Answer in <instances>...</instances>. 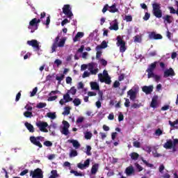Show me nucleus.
Listing matches in <instances>:
<instances>
[{"mask_svg":"<svg viewBox=\"0 0 178 178\" xmlns=\"http://www.w3.org/2000/svg\"><path fill=\"white\" fill-rule=\"evenodd\" d=\"M60 37L58 35L54 39V42L51 45V54H54V52H56V48H63V47H65V44L66 42V38H63L60 40Z\"/></svg>","mask_w":178,"mask_h":178,"instance_id":"1","label":"nucleus"},{"mask_svg":"<svg viewBox=\"0 0 178 178\" xmlns=\"http://www.w3.org/2000/svg\"><path fill=\"white\" fill-rule=\"evenodd\" d=\"M178 145V139L175 138L173 140L171 139L167 140L166 143L163 145V148L165 149H172L173 152H176L177 149L176 146Z\"/></svg>","mask_w":178,"mask_h":178,"instance_id":"2","label":"nucleus"},{"mask_svg":"<svg viewBox=\"0 0 178 178\" xmlns=\"http://www.w3.org/2000/svg\"><path fill=\"white\" fill-rule=\"evenodd\" d=\"M152 14L157 19H161L162 17V10L161 9V3L154 2L152 3Z\"/></svg>","mask_w":178,"mask_h":178,"instance_id":"3","label":"nucleus"},{"mask_svg":"<svg viewBox=\"0 0 178 178\" xmlns=\"http://www.w3.org/2000/svg\"><path fill=\"white\" fill-rule=\"evenodd\" d=\"M29 140L31 143V144H33V145H35L36 147H38L39 148H42V144H41V142L42 140H44V137L42 136H31L29 138Z\"/></svg>","mask_w":178,"mask_h":178,"instance_id":"4","label":"nucleus"},{"mask_svg":"<svg viewBox=\"0 0 178 178\" xmlns=\"http://www.w3.org/2000/svg\"><path fill=\"white\" fill-rule=\"evenodd\" d=\"M38 23H41V19L33 18L30 22L28 29L31 31V33H34L37 29H38Z\"/></svg>","mask_w":178,"mask_h":178,"instance_id":"5","label":"nucleus"},{"mask_svg":"<svg viewBox=\"0 0 178 178\" xmlns=\"http://www.w3.org/2000/svg\"><path fill=\"white\" fill-rule=\"evenodd\" d=\"M116 44L118 47H120V52H122V54H123V52H126V49H127L126 47V42L122 39L121 36L119 35L117 37Z\"/></svg>","mask_w":178,"mask_h":178,"instance_id":"6","label":"nucleus"},{"mask_svg":"<svg viewBox=\"0 0 178 178\" xmlns=\"http://www.w3.org/2000/svg\"><path fill=\"white\" fill-rule=\"evenodd\" d=\"M30 176L32 178H44V175L42 174V170L40 168H36L35 170L30 171Z\"/></svg>","mask_w":178,"mask_h":178,"instance_id":"7","label":"nucleus"},{"mask_svg":"<svg viewBox=\"0 0 178 178\" xmlns=\"http://www.w3.org/2000/svg\"><path fill=\"white\" fill-rule=\"evenodd\" d=\"M36 126L38 127L40 131H42V133H48V129H47V127H48V122L39 121L36 122Z\"/></svg>","mask_w":178,"mask_h":178,"instance_id":"8","label":"nucleus"},{"mask_svg":"<svg viewBox=\"0 0 178 178\" xmlns=\"http://www.w3.org/2000/svg\"><path fill=\"white\" fill-rule=\"evenodd\" d=\"M63 13L65 16H67L69 19H71L73 16V13H72V8H70V5L65 4L63 8Z\"/></svg>","mask_w":178,"mask_h":178,"instance_id":"9","label":"nucleus"},{"mask_svg":"<svg viewBox=\"0 0 178 178\" xmlns=\"http://www.w3.org/2000/svg\"><path fill=\"white\" fill-rule=\"evenodd\" d=\"M27 44L30 47L35 48V51H39L41 48V46H40V42H38L37 40H28Z\"/></svg>","mask_w":178,"mask_h":178,"instance_id":"10","label":"nucleus"},{"mask_svg":"<svg viewBox=\"0 0 178 178\" xmlns=\"http://www.w3.org/2000/svg\"><path fill=\"white\" fill-rule=\"evenodd\" d=\"M173 76H176V73L173 68L170 67L164 71L163 77L167 79V77H173Z\"/></svg>","mask_w":178,"mask_h":178,"instance_id":"11","label":"nucleus"},{"mask_svg":"<svg viewBox=\"0 0 178 178\" xmlns=\"http://www.w3.org/2000/svg\"><path fill=\"white\" fill-rule=\"evenodd\" d=\"M90 166V159H87L83 164L81 163H79L77 164V168H79V169H81V170H84V169H87V168H88Z\"/></svg>","mask_w":178,"mask_h":178,"instance_id":"12","label":"nucleus"},{"mask_svg":"<svg viewBox=\"0 0 178 178\" xmlns=\"http://www.w3.org/2000/svg\"><path fill=\"white\" fill-rule=\"evenodd\" d=\"M149 38L150 40H162V35L159 33H156L155 32H152L149 34Z\"/></svg>","mask_w":178,"mask_h":178,"instance_id":"13","label":"nucleus"},{"mask_svg":"<svg viewBox=\"0 0 178 178\" xmlns=\"http://www.w3.org/2000/svg\"><path fill=\"white\" fill-rule=\"evenodd\" d=\"M142 91H143V92H145L147 95H148V94H151V92H152V91H154V86H144L142 88Z\"/></svg>","mask_w":178,"mask_h":178,"instance_id":"14","label":"nucleus"},{"mask_svg":"<svg viewBox=\"0 0 178 178\" xmlns=\"http://www.w3.org/2000/svg\"><path fill=\"white\" fill-rule=\"evenodd\" d=\"M127 95L129 96L131 101H136V98H137V92L131 89L127 92Z\"/></svg>","mask_w":178,"mask_h":178,"instance_id":"15","label":"nucleus"},{"mask_svg":"<svg viewBox=\"0 0 178 178\" xmlns=\"http://www.w3.org/2000/svg\"><path fill=\"white\" fill-rule=\"evenodd\" d=\"M150 107L154 108V109H155V108H158V96H154L152 97Z\"/></svg>","mask_w":178,"mask_h":178,"instance_id":"16","label":"nucleus"},{"mask_svg":"<svg viewBox=\"0 0 178 178\" xmlns=\"http://www.w3.org/2000/svg\"><path fill=\"white\" fill-rule=\"evenodd\" d=\"M105 48H108V43L106 41L104 40L101 44H99L96 47V51H101L102 49H105Z\"/></svg>","mask_w":178,"mask_h":178,"instance_id":"17","label":"nucleus"},{"mask_svg":"<svg viewBox=\"0 0 178 178\" xmlns=\"http://www.w3.org/2000/svg\"><path fill=\"white\" fill-rule=\"evenodd\" d=\"M102 74H99V79L102 83H104V81L106 84H111V83H112V81H111V77L106 76L104 81V79H102Z\"/></svg>","mask_w":178,"mask_h":178,"instance_id":"18","label":"nucleus"},{"mask_svg":"<svg viewBox=\"0 0 178 178\" xmlns=\"http://www.w3.org/2000/svg\"><path fill=\"white\" fill-rule=\"evenodd\" d=\"M98 169H99V164L95 163L90 170L91 175H97V172H98Z\"/></svg>","mask_w":178,"mask_h":178,"instance_id":"19","label":"nucleus"},{"mask_svg":"<svg viewBox=\"0 0 178 178\" xmlns=\"http://www.w3.org/2000/svg\"><path fill=\"white\" fill-rule=\"evenodd\" d=\"M108 12H110V13H116V12H119V9L116 8V3H113L111 6H108Z\"/></svg>","mask_w":178,"mask_h":178,"instance_id":"20","label":"nucleus"},{"mask_svg":"<svg viewBox=\"0 0 178 178\" xmlns=\"http://www.w3.org/2000/svg\"><path fill=\"white\" fill-rule=\"evenodd\" d=\"M24 126L26 127L27 130H29V133H34V126L33 124L29 123V122H25Z\"/></svg>","mask_w":178,"mask_h":178,"instance_id":"21","label":"nucleus"},{"mask_svg":"<svg viewBox=\"0 0 178 178\" xmlns=\"http://www.w3.org/2000/svg\"><path fill=\"white\" fill-rule=\"evenodd\" d=\"M68 143L72 144L73 147L76 148V149L80 148V143L76 140H68Z\"/></svg>","mask_w":178,"mask_h":178,"instance_id":"22","label":"nucleus"},{"mask_svg":"<svg viewBox=\"0 0 178 178\" xmlns=\"http://www.w3.org/2000/svg\"><path fill=\"white\" fill-rule=\"evenodd\" d=\"M84 36V33L83 32H78L75 37L73 38L74 42H77L80 38Z\"/></svg>","mask_w":178,"mask_h":178,"instance_id":"23","label":"nucleus"},{"mask_svg":"<svg viewBox=\"0 0 178 178\" xmlns=\"http://www.w3.org/2000/svg\"><path fill=\"white\" fill-rule=\"evenodd\" d=\"M109 30H114L115 31L119 30V24H118L117 19H115L113 24L109 27Z\"/></svg>","mask_w":178,"mask_h":178,"instance_id":"24","label":"nucleus"},{"mask_svg":"<svg viewBox=\"0 0 178 178\" xmlns=\"http://www.w3.org/2000/svg\"><path fill=\"white\" fill-rule=\"evenodd\" d=\"M156 61H155L152 63L151 65H149L146 72H154V70L156 69Z\"/></svg>","mask_w":178,"mask_h":178,"instance_id":"25","label":"nucleus"},{"mask_svg":"<svg viewBox=\"0 0 178 178\" xmlns=\"http://www.w3.org/2000/svg\"><path fill=\"white\" fill-rule=\"evenodd\" d=\"M163 19H164V22H167L168 24H170V23L173 22V17L169 15H165L164 17H163Z\"/></svg>","mask_w":178,"mask_h":178,"instance_id":"26","label":"nucleus"},{"mask_svg":"<svg viewBox=\"0 0 178 178\" xmlns=\"http://www.w3.org/2000/svg\"><path fill=\"white\" fill-rule=\"evenodd\" d=\"M129 156L131 157V159H132V161H137V159L140 158V154H138V153L137 152H134L129 154Z\"/></svg>","mask_w":178,"mask_h":178,"instance_id":"27","label":"nucleus"},{"mask_svg":"<svg viewBox=\"0 0 178 178\" xmlns=\"http://www.w3.org/2000/svg\"><path fill=\"white\" fill-rule=\"evenodd\" d=\"M90 87L92 90H95L96 91H99V85H98L97 82H91Z\"/></svg>","mask_w":178,"mask_h":178,"instance_id":"28","label":"nucleus"},{"mask_svg":"<svg viewBox=\"0 0 178 178\" xmlns=\"http://www.w3.org/2000/svg\"><path fill=\"white\" fill-rule=\"evenodd\" d=\"M63 99L65 101V103L70 102V101H73V98L70 97V95L69 92H67L63 95Z\"/></svg>","mask_w":178,"mask_h":178,"instance_id":"29","label":"nucleus"},{"mask_svg":"<svg viewBox=\"0 0 178 178\" xmlns=\"http://www.w3.org/2000/svg\"><path fill=\"white\" fill-rule=\"evenodd\" d=\"M47 116L49 119H51V120H54L56 119V113L49 112L47 113Z\"/></svg>","mask_w":178,"mask_h":178,"instance_id":"30","label":"nucleus"},{"mask_svg":"<svg viewBox=\"0 0 178 178\" xmlns=\"http://www.w3.org/2000/svg\"><path fill=\"white\" fill-rule=\"evenodd\" d=\"M125 172L127 176H130V175H132L133 172H134V168H133V167H128L126 168Z\"/></svg>","mask_w":178,"mask_h":178,"instance_id":"31","label":"nucleus"},{"mask_svg":"<svg viewBox=\"0 0 178 178\" xmlns=\"http://www.w3.org/2000/svg\"><path fill=\"white\" fill-rule=\"evenodd\" d=\"M72 102L74 106H79V105H81V100L79 98L74 99Z\"/></svg>","mask_w":178,"mask_h":178,"instance_id":"32","label":"nucleus"},{"mask_svg":"<svg viewBox=\"0 0 178 178\" xmlns=\"http://www.w3.org/2000/svg\"><path fill=\"white\" fill-rule=\"evenodd\" d=\"M97 66V63H90L88 64V71L90 72V70H92L94 67Z\"/></svg>","mask_w":178,"mask_h":178,"instance_id":"33","label":"nucleus"},{"mask_svg":"<svg viewBox=\"0 0 178 178\" xmlns=\"http://www.w3.org/2000/svg\"><path fill=\"white\" fill-rule=\"evenodd\" d=\"M147 73V78L148 79H154L155 76V73H154V71H146Z\"/></svg>","mask_w":178,"mask_h":178,"instance_id":"34","label":"nucleus"},{"mask_svg":"<svg viewBox=\"0 0 178 178\" xmlns=\"http://www.w3.org/2000/svg\"><path fill=\"white\" fill-rule=\"evenodd\" d=\"M92 137V134L90 131H88L85 133V138L86 140H91V138Z\"/></svg>","mask_w":178,"mask_h":178,"instance_id":"35","label":"nucleus"},{"mask_svg":"<svg viewBox=\"0 0 178 178\" xmlns=\"http://www.w3.org/2000/svg\"><path fill=\"white\" fill-rule=\"evenodd\" d=\"M78 153L76 150L72 149L71 152H70V158H73L74 156H77Z\"/></svg>","mask_w":178,"mask_h":178,"instance_id":"36","label":"nucleus"},{"mask_svg":"<svg viewBox=\"0 0 178 178\" xmlns=\"http://www.w3.org/2000/svg\"><path fill=\"white\" fill-rule=\"evenodd\" d=\"M141 161L143 162V163H145V165H146V166H147L148 168H154V165L149 163L148 162H147V161L145 159H144V158H141Z\"/></svg>","mask_w":178,"mask_h":178,"instance_id":"37","label":"nucleus"},{"mask_svg":"<svg viewBox=\"0 0 178 178\" xmlns=\"http://www.w3.org/2000/svg\"><path fill=\"white\" fill-rule=\"evenodd\" d=\"M141 107V103L137 104V103H134L131 106V108L132 109H138V108Z\"/></svg>","mask_w":178,"mask_h":178,"instance_id":"38","label":"nucleus"},{"mask_svg":"<svg viewBox=\"0 0 178 178\" xmlns=\"http://www.w3.org/2000/svg\"><path fill=\"white\" fill-rule=\"evenodd\" d=\"M45 106H47V103L40 102L37 104L36 108L38 109H42V108H45Z\"/></svg>","mask_w":178,"mask_h":178,"instance_id":"39","label":"nucleus"},{"mask_svg":"<svg viewBox=\"0 0 178 178\" xmlns=\"http://www.w3.org/2000/svg\"><path fill=\"white\" fill-rule=\"evenodd\" d=\"M70 107L66 106L65 107V111L63 112V115H70Z\"/></svg>","mask_w":178,"mask_h":178,"instance_id":"40","label":"nucleus"},{"mask_svg":"<svg viewBox=\"0 0 178 178\" xmlns=\"http://www.w3.org/2000/svg\"><path fill=\"white\" fill-rule=\"evenodd\" d=\"M97 53H96V59H97V60H99V59H101V56H102V51H101V50H96Z\"/></svg>","mask_w":178,"mask_h":178,"instance_id":"41","label":"nucleus"},{"mask_svg":"<svg viewBox=\"0 0 178 178\" xmlns=\"http://www.w3.org/2000/svg\"><path fill=\"white\" fill-rule=\"evenodd\" d=\"M72 95H76V93L77 92V90L74 86L72 87L69 91Z\"/></svg>","mask_w":178,"mask_h":178,"instance_id":"42","label":"nucleus"},{"mask_svg":"<svg viewBox=\"0 0 178 178\" xmlns=\"http://www.w3.org/2000/svg\"><path fill=\"white\" fill-rule=\"evenodd\" d=\"M51 176L54 177H59V174H58V170H52L51 171Z\"/></svg>","mask_w":178,"mask_h":178,"instance_id":"43","label":"nucleus"},{"mask_svg":"<svg viewBox=\"0 0 178 178\" xmlns=\"http://www.w3.org/2000/svg\"><path fill=\"white\" fill-rule=\"evenodd\" d=\"M63 79H65V74H62L60 76H56V80L58 81V83H60V82L62 81V80H63Z\"/></svg>","mask_w":178,"mask_h":178,"instance_id":"44","label":"nucleus"},{"mask_svg":"<svg viewBox=\"0 0 178 178\" xmlns=\"http://www.w3.org/2000/svg\"><path fill=\"white\" fill-rule=\"evenodd\" d=\"M24 116H25V118H33V113L30 111H25L24 113Z\"/></svg>","mask_w":178,"mask_h":178,"instance_id":"45","label":"nucleus"},{"mask_svg":"<svg viewBox=\"0 0 178 178\" xmlns=\"http://www.w3.org/2000/svg\"><path fill=\"white\" fill-rule=\"evenodd\" d=\"M62 134H64V136H67L69 134V129L68 128H63L61 130Z\"/></svg>","mask_w":178,"mask_h":178,"instance_id":"46","label":"nucleus"},{"mask_svg":"<svg viewBox=\"0 0 178 178\" xmlns=\"http://www.w3.org/2000/svg\"><path fill=\"white\" fill-rule=\"evenodd\" d=\"M70 173H72L73 175H74V176H83V174H81V172H79L74 170H70Z\"/></svg>","mask_w":178,"mask_h":178,"instance_id":"47","label":"nucleus"},{"mask_svg":"<svg viewBox=\"0 0 178 178\" xmlns=\"http://www.w3.org/2000/svg\"><path fill=\"white\" fill-rule=\"evenodd\" d=\"M99 60L102 66H106L108 65V61L104 58H100Z\"/></svg>","mask_w":178,"mask_h":178,"instance_id":"48","label":"nucleus"},{"mask_svg":"<svg viewBox=\"0 0 178 178\" xmlns=\"http://www.w3.org/2000/svg\"><path fill=\"white\" fill-rule=\"evenodd\" d=\"M168 123L171 127H175V124H178V119H177L175 121L172 122V121H168Z\"/></svg>","mask_w":178,"mask_h":178,"instance_id":"49","label":"nucleus"},{"mask_svg":"<svg viewBox=\"0 0 178 178\" xmlns=\"http://www.w3.org/2000/svg\"><path fill=\"white\" fill-rule=\"evenodd\" d=\"M124 20L127 22H133V17L131 15H125Z\"/></svg>","mask_w":178,"mask_h":178,"instance_id":"50","label":"nucleus"},{"mask_svg":"<svg viewBox=\"0 0 178 178\" xmlns=\"http://www.w3.org/2000/svg\"><path fill=\"white\" fill-rule=\"evenodd\" d=\"M84 122V117H79L76 120V124H79V123H83Z\"/></svg>","mask_w":178,"mask_h":178,"instance_id":"51","label":"nucleus"},{"mask_svg":"<svg viewBox=\"0 0 178 178\" xmlns=\"http://www.w3.org/2000/svg\"><path fill=\"white\" fill-rule=\"evenodd\" d=\"M149 17H151V14H149V13H145V16L143 17V20L147 22V20L149 19Z\"/></svg>","mask_w":178,"mask_h":178,"instance_id":"52","label":"nucleus"},{"mask_svg":"<svg viewBox=\"0 0 178 178\" xmlns=\"http://www.w3.org/2000/svg\"><path fill=\"white\" fill-rule=\"evenodd\" d=\"M155 134H156V136H162V134H163V131H162L161 130V129H157L156 131H155Z\"/></svg>","mask_w":178,"mask_h":178,"instance_id":"53","label":"nucleus"},{"mask_svg":"<svg viewBox=\"0 0 178 178\" xmlns=\"http://www.w3.org/2000/svg\"><path fill=\"white\" fill-rule=\"evenodd\" d=\"M37 91H38V88L37 87L34 88L32 92H31V97H34L35 94H37Z\"/></svg>","mask_w":178,"mask_h":178,"instance_id":"54","label":"nucleus"},{"mask_svg":"<svg viewBox=\"0 0 178 178\" xmlns=\"http://www.w3.org/2000/svg\"><path fill=\"white\" fill-rule=\"evenodd\" d=\"M63 127L64 129H69L70 127V124L67 121H63Z\"/></svg>","mask_w":178,"mask_h":178,"instance_id":"55","label":"nucleus"},{"mask_svg":"<svg viewBox=\"0 0 178 178\" xmlns=\"http://www.w3.org/2000/svg\"><path fill=\"white\" fill-rule=\"evenodd\" d=\"M136 169H138V172H141L143 171V167L141 165H140V164H138V163H134Z\"/></svg>","mask_w":178,"mask_h":178,"instance_id":"56","label":"nucleus"},{"mask_svg":"<svg viewBox=\"0 0 178 178\" xmlns=\"http://www.w3.org/2000/svg\"><path fill=\"white\" fill-rule=\"evenodd\" d=\"M133 145L136 148H140L141 147V143H140V142H138V141H134L133 143Z\"/></svg>","mask_w":178,"mask_h":178,"instance_id":"57","label":"nucleus"},{"mask_svg":"<svg viewBox=\"0 0 178 178\" xmlns=\"http://www.w3.org/2000/svg\"><path fill=\"white\" fill-rule=\"evenodd\" d=\"M44 145H45V147H52V142L49 141V140H46L44 142Z\"/></svg>","mask_w":178,"mask_h":178,"instance_id":"58","label":"nucleus"},{"mask_svg":"<svg viewBox=\"0 0 178 178\" xmlns=\"http://www.w3.org/2000/svg\"><path fill=\"white\" fill-rule=\"evenodd\" d=\"M87 150H86V154L90 156L91 155V146L87 145L86 147Z\"/></svg>","mask_w":178,"mask_h":178,"instance_id":"59","label":"nucleus"},{"mask_svg":"<svg viewBox=\"0 0 178 178\" xmlns=\"http://www.w3.org/2000/svg\"><path fill=\"white\" fill-rule=\"evenodd\" d=\"M125 102H124V106L126 108H129L130 106V99L127 98H124Z\"/></svg>","mask_w":178,"mask_h":178,"instance_id":"60","label":"nucleus"},{"mask_svg":"<svg viewBox=\"0 0 178 178\" xmlns=\"http://www.w3.org/2000/svg\"><path fill=\"white\" fill-rule=\"evenodd\" d=\"M107 10H109V5L106 4L102 10V13H105Z\"/></svg>","mask_w":178,"mask_h":178,"instance_id":"61","label":"nucleus"},{"mask_svg":"<svg viewBox=\"0 0 178 178\" xmlns=\"http://www.w3.org/2000/svg\"><path fill=\"white\" fill-rule=\"evenodd\" d=\"M98 72H99V70H98V68H95V69L93 68V70L90 71V74L95 75V74H97V73H98Z\"/></svg>","mask_w":178,"mask_h":178,"instance_id":"62","label":"nucleus"},{"mask_svg":"<svg viewBox=\"0 0 178 178\" xmlns=\"http://www.w3.org/2000/svg\"><path fill=\"white\" fill-rule=\"evenodd\" d=\"M153 79H154V81H156V83H159V81L161 80V76L159 75H154V76L153 77Z\"/></svg>","mask_w":178,"mask_h":178,"instance_id":"63","label":"nucleus"},{"mask_svg":"<svg viewBox=\"0 0 178 178\" xmlns=\"http://www.w3.org/2000/svg\"><path fill=\"white\" fill-rule=\"evenodd\" d=\"M54 63L55 65H57V66H60V65H62V60L59 59H56Z\"/></svg>","mask_w":178,"mask_h":178,"instance_id":"64","label":"nucleus"}]
</instances>
